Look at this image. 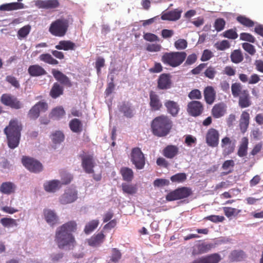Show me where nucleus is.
I'll list each match as a JSON object with an SVG mask.
<instances>
[{"instance_id": "57", "label": "nucleus", "mask_w": 263, "mask_h": 263, "mask_svg": "<svg viewBox=\"0 0 263 263\" xmlns=\"http://www.w3.org/2000/svg\"><path fill=\"white\" fill-rule=\"evenodd\" d=\"M174 46L178 50H183L187 47V42L184 39H179L175 42Z\"/></svg>"}, {"instance_id": "3", "label": "nucleus", "mask_w": 263, "mask_h": 263, "mask_svg": "<svg viewBox=\"0 0 263 263\" xmlns=\"http://www.w3.org/2000/svg\"><path fill=\"white\" fill-rule=\"evenodd\" d=\"M151 126L155 135L163 137L169 133L172 127V122L168 117L161 116L153 120Z\"/></svg>"}, {"instance_id": "4", "label": "nucleus", "mask_w": 263, "mask_h": 263, "mask_svg": "<svg viewBox=\"0 0 263 263\" xmlns=\"http://www.w3.org/2000/svg\"><path fill=\"white\" fill-rule=\"evenodd\" d=\"M186 57L185 52H166L162 55L161 61L165 65L176 67L183 63Z\"/></svg>"}, {"instance_id": "40", "label": "nucleus", "mask_w": 263, "mask_h": 263, "mask_svg": "<svg viewBox=\"0 0 263 263\" xmlns=\"http://www.w3.org/2000/svg\"><path fill=\"white\" fill-rule=\"evenodd\" d=\"M1 223L5 228H9L16 227V220L11 218H3L0 220Z\"/></svg>"}, {"instance_id": "12", "label": "nucleus", "mask_w": 263, "mask_h": 263, "mask_svg": "<svg viewBox=\"0 0 263 263\" xmlns=\"http://www.w3.org/2000/svg\"><path fill=\"white\" fill-rule=\"evenodd\" d=\"M219 134L218 132L214 128L208 130L206 135V142L211 147H216L219 143Z\"/></svg>"}, {"instance_id": "18", "label": "nucleus", "mask_w": 263, "mask_h": 263, "mask_svg": "<svg viewBox=\"0 0 263 263\" xmlns=\"http://www.w3.org/2000/svg\"><path fill=\"white\" fill-rule=\"evenodd\" d=\"M52 73L54 78L61 84L68 87L71 86L69 79L62 72L56 69H52Z\"/></svg>"}, {"instance_id": "5", "label": "nucleus", "mask_w": 263, "mask_h": 263, "mask_svg": "<svg viewBox=\"0 0 263 263\" xmlns=\"http://www.w3.org/2000/svg\"><path fill=\"white\" fill-rule=\"evenodd\" d=\"M68 21L66 19H58L53 22L49 28V31L55 36H63L68 27Z\"/></svg>"}, {"instance_id": "28", "label": "nucleus", "mask_w": 263, "mask_h": 263, "mask_svg": "<svg viewBox=\"0 0 263 263\" xmlns=\"http://www.w3.org/2000/svg\"><path fill=\"white\" fill-rule=\"evenodd\" d=\"M213 246L212 244L202 243L197 245L192 252L193 255L203 254L208 252L211 250Z\"/></svg>"}, {"instance_id": "10", "label": "nucleus", "mask_w": 263, "mask_h": 263, "mask_svg": "<svg viewBox=\"0 0 263 263\" xmlns=\"http://www.w3.org/2000/svg\"><path fill=\"white\" fill-rule=\"evenodd\" d=\"M203 110V106L199 101H192L187 104V111L192 116L197 117L200 115Z\"/></svg>"}, {"instance_id": "54", "label": "nucleus", "mask_w": 263, "mask_h": 263, "mask_svg": "<svg viewBox=\"0 0 263 263\" xmlns=\"http://www.w3.org/2000/svg\"><path fill=\"white\" fill-rule=\"evenodd\" d=\"M223 211L226 216L228 218L236 216L240 212V210H239L229 207L224 208Z\"/></svg>"}, {"instance_id": "31", "label": "nucleus", "mask_w": 263, "mask_h": 263, "mask_svg": "<svg viewBox=\"0 0 263 263\" xmlns=\"http://www.w3.org/2000/svg\"><path fill=\"white\" fill-rule=\"evenodd\" d=\"M239 96V105L241 107L245 108L250 106V103L249 99V93L247 90H243L240 95Z\"/></svg>"}, {"instance_id": "63", "label": "nucleus", "mask_w": 263, "mask_h": 263, "mask_svg": "<svg viewBox=\"0 0 263 263\" xmlns=\"http://www.w3.org/2000/svg\"><path fill=\"white\" fill-rule=\"evenodd\" d=\"M189 98L191 100L200 99L202 97L200 90L195 89L192 90L188 95Z\"/></svg>"}, {"instance_id": "30", "label": "nucleus", "mask_w": 263, "mask_h": 263, "mask_svg": "<svg viewBox=\"0 0 263 263\" xmlns=\"http://www.w3.org/2000/svg\"><path fill=\"white\" fill-rule=\"evenodd\" d=\"M204 96L208 104H212L215 98V92L214 88L212 86L206 87L204 90Z\"/></svg>"}, {"instance_id": "44", "label": "nucleus", "mask_w": 263, "mask_h": 263, "mask_svg": "<svg viewBox=\"0 0 263 263\" xmlns=\"http://www.w3.org/2000/svg\"><path fill=\"white\" fill-rule=\"evenodd\" d=\"M40 60L51 65H57L58 61L48 53L42 54L40 56Z\"/></svg>"}, {"instance_id": "41", "label": "nucleus", "mask_w": 263, "mask_h": 263, "mask_svg": "<svg viewBox=\"0 0 263 263\" xmlns=\"http://www.w3.org/2000/svg\"><path fill=\"white\" fill-rule=\"evenodd\" d=\"M122 189L124 193L133 195L137 192V189L135 185L123 183L122 184Z\"/></svg>"}, {"instance_id": "15", "label": "nucleus", "mask_w": 263, "mask_h": 263, "mask_svg": "<svg viewBox=\"0 0 263 263\" xmlns=\"http://www.w3.org/2000/svg\"><path fill=\"white\" fill-rule=\"evenodd\" d=\"M149 105L152 111L159 110L162 107L159 96L153 91L149 93Z\"/></svg>"}, {"instance_id": "46", "label": "nucleus", "mask_w": 263, "mask_h": 263, "mask_svg": "<svg viewBox=\"0 0 263 263\" xmlns=\"http://www.w3.org/2000/svg\"><path fill=\"white\" fill-rule=\"evenodd\" d=\"M65 115V111L62 107L53 109L50 114L51 117L54 119H59Z\"/></svg>"}, {"instance_id": "2", "label": "nucleus", "mask_w": 263, "mask_h": 263, "mask_svg": "<svg viewBox=\"0 0 263 263\" xmlns=\"http://www.w3.org/2000/svg\"><path fill=\"white\" fill-rule=\"evenodd\" d=\"M22 126L21 123L17 119H12L10 121L9 125L4 129L8 145L9 147L14 149L19 143Z\"/></svg>"}, {"instance_id": "14", "label": "nucleus", "mask_w": 263, "mask_h": 263, "mask_svg": "<svg viewBox=\"0 0 263 263\" xmlns=\"http://www.w3.org/2000/svg\"><path fill=\"white\" fill-rule=\"evenodd\" d=\"M62 184L60 180L54 179L46 181L43 184V187L46 192L54 193L61 187Z\"/></svg>"}, {"instance_id": "42", "label": "nucleus", "mask_w": 263, "mask_h": 263, "mask_svg": "<svg viewBox=\"0 0 263 263\" xmlns=\"http://www.w3.org/2000/svg\"><path fill=\"white\" fill-rule=\"evenodd\" d=\"M231 59L234 63H239L243 60V55L239 50H235L231 54Z\"/></svg>"}, {"instance_id": "38", "label": "nucleus", "mask_w": 263, "mask_h": 263, "mask_svg": "<svg viewBox=\"0 0 263 263\" xmlns=\"http://www.w3.org/2000/svg\"><path fill=\"white\" fill-rule=\"evenodd\" d=\"M204 263H218L221 260V256L218 253L202 257Z\"/></svg>"}, {"instance_id": "35", "label": "nucleus", "mask_w": 263, "mask_h": 263, "mask_svg": "<svg viewBox=\"0 0 263 263\" xmlns=\"http://www.w3.org/2000/svg\"><path fill=\"white\" fill-rule=\"evenodd\" d=\"M249 114L247 112L243 111L242 113L240 119V126L241 130L243 132L248 128L249 123Z\"/></svg>"}, {"instance_id": "61", "label": "nucleus", "mask_w": 263, "mask_h": 263, "mask_svg": "<svg viewBox=\"0 0 263 263\" xmlns=\"http://www.w3.org/2000/svg\"><path fill=\"white\" fill-rule=\"evenodd\" d=\"M240 39L241 40L248 41L252 43H254L255 42V37L252 35L248 33H241L240 34Z\"/></svg>"}, {"instance_id": "58", "label": "nucleus", "mask_w": 263, "mask_h": 263, "mask_svg": "<svg viewBox=\"0 0 263 263\" xmlns=\"http://www.w3.org/2000/svg\"><path fill=\"white\" fill-rule=\"evenodd\" d=\"M143 39L150 42H159L160 41L157 35L152 33H144Z\"/></svg>"}, {"instance_id": "6", "label": "nucleus", "mask_w": 263, "mask_h": 263, "mask_svg": "<svg viewBox=\"0 0 263 263\" xmlns=\"http://www.w3.org/2000/svg\"><path fill=\"white\" fill-rule=\"evenodd\" d=\"M78 198V191L75 187L70 186L65 189L64 193L59 198L62 204H67L74 202Z\"/></svg>"}, {"instance_id": "11", "label": "nucleus", "mask_w": 263, "mask_h": 263, "mask_svg": "<svg viewBox=\"0 0 263 263\" xmlns=\"http://www.w3.org/2000/svg\"><path fill=\"white\" fill-rule=\"evenodd\" d=\"M82 165L85 172L88 174L93 172V168L95 165V160L92 156L88 154H84L81 156Z\"/></svg>"}, {"instance_id": "64", "label": "nucleus", "mask_w": 263, "mask_h": 263, "mask_svg": "<svg viewBox=\"0 0 263 263\" xmlns=\"http://www.w3.org/2000/svg\"><path fill=\"white\" fill-rule=\"evenodd\" d=\"M9 107L15 109H18L23 107V104L14 96Z\"/></svg>"}, {"instance_id": "49", "label": "nucleus", "mask_w": 263, "mask_h": 263, "mask_svg": "<svg viewBox=\"0 0 263 263\" xmlns=\"http://www.w3.org/2000/svg\"><path fill=\"white\" fill-rule=\"evenodd\" d=\"M186 179L185 173H177L171 177V180L173 182L181 183Z\"/></svg>"}, {"instance_id": "20", "label": "nucleus", "mask_w": 263, "mask_h": 263, "mask_svg": "<svg viewBox=\"0 0 263 263\" xmlns=\"http://www.w3.org/2000/svg\"><path fill=\"white\" fill-rule=\"evenodd\" d=\"M171 81L170 76L167 74H162L158 81V87L160 89H167L171 87Z\"/></svg>"}, {"instance_id": "56", "label": "nucleus", "mask_w": 263, "mask_h": 263, "mask_svg": "<svg viewBox=\"0 0 263 263\" xmlns=\"http://www.w3.org/2000/svg\"><path fill=\"white\" fill-rule=\"evenodd\" d=\"M226 25L225 21L221 18H217L214 23V27L217 32L222 31Z\"/></svg>"}, {"instance_id": "60", "label": "nucleus", "mask_w": 263, "mask_h": 263, "mask_svg": "<svg viewBox=\"0 0 263 263\" xmlns=\"http://www.w3.org/2000/svg\"><path fill=\"white\" fill-rule=\"evenodd\" d=\"M242 47L246 51L252 55L256 52L254 46L250 43H244L242 44Z\"/></svg>"}, {"instance_id": "48", "label": "nucleus", "mask_w": 263, "mask_h": 263, "mask_svg": "<svg viewBox=\"0 0 263 263\" xmlns=\"http://www.w3.org/2000/svg\"><path fill=\"white\" fill-rule=\"evenodd\" d=\"M121 257V253L119 250L113 248L111 250V256L110 261L113 263H117Z\"/></svg>"}, {"instance_id": "32", "label": "nucleus", "mask_w": 263, "mask_h": 263, "mask_svg": "<svg viewBox=\"0 0 263 263\" xmlns=\"http://www.w3.org/2000/svg\"><path fill=\"white\" fill-rule=\"evenodd\" d=\"M75 47V44L70 41H61L55 47L58 50H68L74 49Z\"/></svg>"}, {"instance_id": "59", "label": "nucleus", "mask_w": 263, "mask_h": 263, "mask_svg": "<svg viewBox=\"0 0 263 263\" xmlns=\"http://www.w3.org/2000/svg\"><path fill=\"white\" fill-rule=\"evenodd\" d=\"M204 73L206 77L212 80L215 78L217 71L215 68L209 67L205 70Z\"/></svg>"}, {"instance_id": "47", "label": "nucleus", "mask_w": 263, "mask_h": 263, "mask_svg": "<svg viewBox=\"0 0 263 263\" xmlns=\"http://www.w3.org/2000/svg\"><path fill=\"white\" fill-rule=\"evenodd\" d=\"M232 93L234 97H237L240 95L242 90V86L240 83H234L231 86Z\"/></svg>"}, {"instance_id": "50", "label": "nucleus", "mask_w": 263, "mask_h": 263, "mask_svg": "<svg viewBox=\"0 0 263 263\" xmlns=\"http://www.w3.org/2000/svg\"><path fill=\"white\" fill-rule=\"evenodd\" d=\"M162 49L161 45L157 43L150 44L148 43L146 45V50L149 52H155L160 51Z\"/></svg>"}, {"instance_id": "8", "label": "nucleus", "mask_w": 263, "mask_h": 263, "mask_svg": "<svg viewBox=\"0 0 263 263\" xmlns=\"http://www.w3.org/2000/svg\"><path fill=\"white\" fill-rule=\"evenodd\" d=\"M22 163L27 169L34 173H39L42 172L43 168L40 162L31 158L23 157Z\"/></svg>"}, {"instance_id": "19", "label": "nucleus", "mask_w": 263, "mask_h": 263, "mask_svg": "<svg viewBox=\"0 0 263 263\" xmlns=\"http://www.w3.org/2000/svg\"><path fill=\"white\" fill-rule=\"evenodd\" d=\"M44 218L50 226L54 224L58 220V216L55 212L51 209H44L43 211Z\"/></svg>"}, {"instance_id": "7", "label": "nucleus", "mask_w": 263, "mask_h": 263, "mask_svg": "<svg viewBox=\"0 0 263 263\" xmlns=\"http://www.w3.org/2000/svg\"><path fill=\"white\" fill-rule=\"evenodd\" d=\"M131 161L137 169L143 168L145 159L140 148L138 147L133 148L131 153Z\"/></svg>"}, {"instance_id": "25", "label": "nucleus", "mask_w": 263, "mask_h": 263, "mask_svg": "<svg viewBox=\"0 0 263 263\" xmlns=\"http://www.w3.org/2000/svg\"><path fill=\"white\" fill-rule=\"evenodd\" d=\"M28 73L32 77H39L46 74L45 70L39 65H33L29 67Z\"/></svg>"}, {"instance_id": "43", "label": "nucleus", "mask_w": 263, "mask_h": 263, "mask_svg": "<svg viewBox=\"0 0 263 263\" xmlns=\"http://www.w3.org/2000/svg\"><path fill=\"white\" fill-rule=\"evenodd\" d=\"M123 178L127 181H130L133 178V172L128 167H123L121 170Z\"/></svg>"}, {"instance_id": "55", "label": "nucleus", "mask_w": 263, "mask_h": 263, "mask_svg": "<svg viewBox=\"0 0 263 263\" xmlns=\"http://www.w3.org/2000/svg\"><path fill=\"white\" fill-rule=\"evenodd\" d=\"M64 136L60 131H57L52 134V140L54 143H60L64 140Z\"/></svg>"}, {"instance_id": "9", "label": "nucleus", "mask_w": 263, "mask_h": 263, "mask_svg": "<svg viewBox=\"0 0 263 263\" xmlns=\"http://www.w3.org/2000/svg\"><path fill=\"white\" fill-rule=\"evenodd\" d=\"M191 194L190 190L185 187L178 189L169 193L166 199L168 201H173L187 197Z\"/></svg>"}, {"instance_id": "39", "label": "nucleus", "mask_w": 263, "mask_h": 263, "mask_svg": "<svg viewBox=\"0 0 263 263\" xmlns=\"http://www.w3.org/2000/svg\"><path fill=\"white\" fill-rule=\"evenodd\" d=\"M69 126L72 132L79 133L82 130V124L79 119H74L70 122Z\"/></svg>"}, {"instance_id": "21", "label": "nucleus", "mask_w": 263, "mask_h": 263, "mask_svg": "<svg viewBox=\"0 0 263 263\" xmlns=\"http://www.w3.org/2000/svg\"><path fill=\"white\" fill-rule=\"evenodd\" d=\"M181 12V10L175 9L173 11L162 14L161 18L162 20L175 21L180 18Z\"/></svg>"}, {"instance_id": "37", "label": "nucleus", "mask_w": 263, "mask_h": 263, "mask_svg": "<svg viewBox=\"0 0 263 263\" xmlns=\"http://www.w3.org/2000/svg\"><path fill=\"white\" fill-rule=\"evenodd\" d=\"M63 88L58 83H54L50 91V95L53 98H57L63 94Z\"/></svg>"}, {"instance_id": "23", "label": "nucleus", "mask_w": 263, "mask_h": 263, "mask_svg": "<svg viewBox=\"0 0 263 263\" xmlns=\"http://www.w3.org/2000/svg\"><path fill=\"white\" fill-rule=\"evenodd\" d=\"M212 112L214 117L220 118L224 116L226 112V106L224 103L216 104L213 106Z\"/></svg>"}, {"instance_id": "24", "label": "nucleus", "mask_w": 263, "mask_h": 263, "mask_svg": "<svg viewBox=\"0 0 263 263\" xmlns=\"http://www.w3.org/2000/svg\"><path fill=\"white\" fill-rule=\"evenodd\" d=\"M179 152V148L173 145H169L163 149V155L167 158L173 159L177 156Z\"/></svg>"}, {"instance_id": "17", "label": "nucleus", "mask_w": 263, "mask_h": 263, "mask_svg": "<svg viewBox=\"0 0 263 263\" xmlns=\"http://www.w3.org/2000/svg\"><path fill=\"white\" fill-rule=\"evenodd\" d=\"M47 108V103L39 102L34 105L29 111V116L31 118L36 119L40 115V112L45 111Z\"/></svg>"}, {"instance_id": "53", "label": "nucleus", "mask_w": 263, "mask_h": 263, "mask_svg": "<svg viewBox=\"0 0 263 263\" xmlns=\"http://www.w3.org/2000/svg\"><path fill=\"white\" fill-rule=\"evenodd\" d=\"M237 20L240 23L247 27H252L254 25V23L252 20L243 16H238Z\"/></svg>"}, {"instance_id": "34", "label": "nucleus", "mask_w": 263, "mask_h": 263, "mask_svg": "<svg viewBox=\"0 0 263 263\" xmlns=\"http://www.w3.org/2000/svg\"><path fill=\"white\" fill-rule=\"evenodd\" d=\"M245 257V254L241 250L233 251L229 256V259L232 261H239Z\"/></svg>"}, {"instance_id": "52", "label": "nucleus", "mask_w": 263, "mask_h": 263, "mask_svg": "<svg viewBox=\"0 0 263 263\" xmlns=\"http://www.w3.org/2000/svg\"><path fill=\"white\" fill-rule=\"evenodd\" d=\"M30 31V27L29 25L21 28L17 32L18 37L20 39L26 37Z\"/></svg>"}, {"instance_id": "62", "label": "nucleus", "mask_w": 263, "mask_h": 263, "mask_svg": "<svg viewBox=\"0 0 263 263\" xmlns=\"http://www.w3.org/2000/svg\"><path fill=\"white\" fill-rule=\"evenodd\" d=\"M6 81L9 83L11 84L12 86L16 88H18L20 87L19 82L16 78L12 76H8L6 78Z\"/></svg>"}, {"instance_id": "51", "label": "nucleus", "mask_w": 263, "mask_h": 263, "mask_svg": "<svg viewBox=\"0 0 263 263\" xmlns=\"http://www.w3.org/2000/svg\"><path fill=\"white\" fill-rule=\"evenodd\" d=\"M14 96L10 94H3L1 98V102L5 105L9 106Z\"/></svg>"}, {"instance_id": "45", "label": "nucleus", "mask_w": 263, "mask_h": 263, "mask_svg": "<svg viewBox=\"0 0 263 263\" xmlns=\"http://www.w3.org/2000/svg\"><path fill=\"white\" fill-rule=\"evenodd\" d=\"M99 224L98 220H92L87 223L84 229V232L86 234H89L96 229Z\"/></svg>"}, {"instance_id": "22", "label": "nucleus", "mask_w": 263, "mask_h": 263, "mask_svg": "<svg viewBox=\"0 0 263 263\" xmlns=\"http://www.w3.org/2000/svg\"><path fill=\"white\" fill-rule=\"evenodd\" d=\"M16 185L11 182H3L0 186V192L6 195L14 193L16 190Z\"/></svg>"}, {"instance_id": "27", "label": "nucleus", "mask_w": 263, "mask_h": 263, "mask_svg": "<svg viewBox=\"0 0 263 263\" xmlns=\"http://www.w3.org/2000/svg\"><path fill=\"white\" fill-rule=\"evenodd\" d=\"M119 110L127 118H131L133 116L134 108L128 102H124L119 106Z\"/></svg>"}, {"instance_id": "26", "label": "nucleus", "mask_w": 263, "mask_h": 263, "mask_svg": "<svg viewBox=\"0 0 263 263\" xmlns=\"http://www.w3.org/2000/svg\"><path fill=\"white\" fill-rule=\"evenodd\" d=\"M24 8L23 3L18 2H14L10 3H6L0 6V11H12L18 10Z\"/></svg>"}, {"instance_id": "36", "label": "nucleus", "mask_w": 263, "mask_h": 263, "mask_svg": "<svg viewBox=\"0 0 263 263\" xmlns=\"http://www.w3.org/2000/svg\"><path fill=\"white\" fill-rule=\"evenodd\" d=\"M248 145V139L246 137H243L241 139V144L237 153V154L239 157H242L246 156L247 154Z\"/></svg>"}, {"instance_id": "1", "label": "nucleus", "mask_w": 263, "mask_h": 263, "mask_svg": "<svg viewBox=\"0 0 263 263\" xmlns=\"http://www.w3.org/2000/svg\"><path fill=\"white\" fill-rule=\"evenodd\" d=\"M76 230L77 223L74 221H68L57 229L55 241L60 249H70L73 247L75 240L72 233Z\"/></svg>"}, {"instance_id": "13", "label": "nucleus", "mask_w": 263, "mask_h": 263, "mask_svg": "<svg viewBox=\"0 0 263 263\" xmlns=\"http://www.w3.org/2000/svg\"><path fill=\"white\" fill-rule=\"evenodd\" d=\"M35 5L40 9H52L59 7L60 4L58 0H37Z\"/></svg>"}, {"instance_id": "33", "label": "nucleus", "mask_w": 263, "mask_h": 263, "mask_svg": "<svg viewBox=\"0 0 263 263\" xmlns=\"http://www.w3.org/2000/svg\"><path fill=\"white\" fill-rule=\"evenodd\" d=\"M104 237L105 236L102 233H99L89 239L88 244L92 247H97L103 242Z\"/></svg>"}, {"instance_id": "29", "label": "nucleus", "mask_w": 263, "mask_h": 263, "mask_svg": "<svg viewBox=\"0 0 263 263\" xmlns=\"http://www.w3.org/2000/svg\"><path fill=\"white\" fill-rule=\"evenodd\" d=\"M168 113L173 116H176L179 110V106L177 103L171 100H168L164 103Z\"/></svg>"}, {"instance_id": "16", "label": "nucleus", "mask_w": 263, "mask_h": 263, "mask_svg": "<svg viewBox=\"0 0 263 263\" xmlns=\"http://www.w3.org/2000/svg\"><path fill=\"white\" fill-rule=\"evenodd\" d=\"M221 146L222 148L223 154L228 155L234 152L235 144L229 137H226L221 140Z\"/></svg>"}]
</instances>
